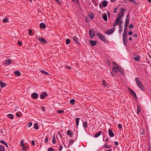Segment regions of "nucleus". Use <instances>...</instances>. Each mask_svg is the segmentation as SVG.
<instances>
[{
    "label": "nucleus",
    "instance_id": "1",
    "mask_svg": "<svg viewBox=\"0 0 151 151\" xmlns=\"http://www.w3.org/2000/svg\"><path fill=\"white\" fill-rule=\"evenodd\" d=\"M135 81L137 86L140 89L143 90V86L141 84L140 81L139 80L138 77H136L135 78Z\"/></svg>",
    "mask_w": 151,
    "mask_h": 151
},
{
    "label": "nucleus",
    "instance_id": "2",
    "mask_svg": "<svg viewBox=\"0 0 151 151\" xmlns=\"http://www.w3.org/2000/svg\"><path fill=\"white\" fill-rule=\"evenodd\" d=\"M96 35L98 36L99 38L101 40L104 42H105L106 41V39L104 35H103L102 34L100 33H97Z\"/></svg>",
    "mask_w": 151,
    "mask_h": 151
},
{
    "label": "nucleus",
    "instance_id": "3",
    "mask_svg": "<svg viewBox=\"0 0 151 151\" xmlns=\"http://www.w3.org/2000/svg\"><path fill=\"white\" fill-rule=\"evenodd\" d=\"M125 10L124 9L121 8V10L119 12V13L118 14V16L117 17H119V18L121 19L124 15V13L123 12V11H125Z\"/></svg>",
    "mask_w": 151,
    "mask_h": 151
},
{
    "label": "nucleus",
    "instance_id": "4",
    "mask_svg": "<svg viewBox=\"0 0 151 151\" xmlns=\"http://www.w3.org/2000/svg\"><path fill=\"white\" fill-rule=\"evenodd\" d=\"M115 28L113 27L111 29H108L106 32H105L106 34L107 35H111L114 32L115 30Z\"/></svg>",
    "mask_w": 151,
    "mask_h": 151
},
{
    "label": "nucleus",
    "instance_id": "5",
    "mask_svg": "<svg viewBox=\"0 0 151 151\" xmlns=\"http://www.w3.org/2000/svg\"><path fill=\"white\" fill-rule=\"evenodd\" d=\"M129 90L131 94L133 96H134V98L137 99V97L136 96V93H135V92L130 88H129Z\"/></svg>",
    "mask_w": 151,
    "mask_h": 151
},
{
    "label": "nucleus",
    "instance_id": "6",
    "mask_svg": "<svg viewBox=\"0 0 151 151\" xmlns=\"http://www.w3.org/2000/svg\"><path fill=\"white\" fill-rule=\"evenodd\" d=\"M31 96L34 99H36L38 98V95L37 93H34L32 94Z\"/></svg>",
    "mask_w": 151,
    "mask_h": 151
},
{
    "label": "nucleus",
    "instance_id": "7",
    "mask_svg": "<svg viewBox=\"0 0 151 151\" xmlns=\"http://www.w3.org/2000/svg\"><path fill=\"white\" fill-rule=\"evenodd\" d=\"M47 96V93L46 92H44L40 95V97L41 99H43L45 97H46Z\"/></svg>",
    "mask_w": 151,
    "mask_h": 151
},
{
    "label": "nucleus",
    "instance_id": "8",
    "mask_svg": "<svg viewBox=\"0 0 151 151\" xmlns=\"http://www.w3.org/2000/svg\"><path fill=\"white\" fill-rule=\"evenodd\" d=\"M121 19L119 18V17H117L116 20V21L113 25L114 26H116L118 25V24L119 25V22L120 21V20H121Z\"/></svg>",
    "mask_w": 151,
    "mask_h": 151
},
{
    "label": "nucleus",
    "instance_id": "9",
    "mask_svg": "<svg viewBox=\"0 0 151 151\" xmlns=\"http://www.w3.org/2000/svg\"><path fill=\"white\" fill-rule=\"evenodd\" d=\"M89 35L91 37H93L95 35L93 29H91L89 32Z\"/></svg>",
    "mask_w": 151,
    "mask_h": 151
},
{
    "label": "nucleus",
    "instance_id": "10",
    "mask_svg": "<svg viewBox=\"0 0 151 151\" xmlns=\"http://www.w3.org/2000/svg\"><path fill=\"white\" fill-rule=\"evenodd\" d=\"M116 68L117 69V70H118V71H119V73L122 75H124V71L121 69V68L119 67L118 66H116Z\"/></svg>",
    "mask_w": 151,
    "mask_h": 151
},
{
    "label": "nucleus",
    "instance_id": "11",
    "mask_svg": "<svg viewBox=\"0 0 151 151\" xmlns=\"http://www.w3.org/2000/svg\"><path fill=\"white\" fill-rule=\"evenodd\" d=\"M38 40L39 41H40L41 42H42L44 43H47V42L46 41V40H45V39H44L43 37H40Z\"/></svg>",
    "mask_w": 151,
    "mask_h": 151
},
{
    "label": "nucleus",
    "instance_id": "12",
    "mask_svg": "<svg viewBox=\"0 0 151 151\" xmlns=\"http://www.w3.org/2000/svg\"><path fill=\"white\" fill-rule=\"evenodd\" d=\"M73 39L74 42L76 44H79V41L78 40V39L75 36L73 37Z\"/></svg>",
    "mask_w": 151,
    "mask_h": 151
},
{
    "label": "nucleus",
    "instance_id": "13",
    "mask_svg": "<svg viewBox=\"0 0 151 151\" xmlns=\"http://www.w3.org/2000/svg\"><path fill=\"white\" fill-rule=\"evenodd\" d=\"M108 132L109 134L111 137H112L114 136V134L111 129H109Z\"/></svg>",
    "mask_w": 151,
    "mask_h": 151
},
{
    "label": "nucleus",
    "instance_id": "14",
    "mask_svg": "<svg viewBox=\"0 0 151 151\" xmlns=\"http://www.w3.org/2000/svg\"><path fill=\"white\" fill-rule=\"evenodd\" d=\"M103 19L105 21H107V15L106 13H103L102 14Z\"/></svg>",
    "mask_w": 151,
    "mask_h": 151
},
{
    "label": "nucleus",
    "instance_id": "15",
    "mask_svg": "<svg viewBox=\"0 0 151 151\" xmlns=\"http://www.w3.org/2000/svg\"><path fill=\"white\" fill-rule=\"evenodd\" d=\"M12 62V60L10 59L6 60L5 61V64L7 65H9Z\"/></svg>",
    "mask_w": 151,
    "mask_h": 151
},
{
    "label": "nucleus",
    "instance_id": "16",
    "mask_svg": "<svg viewBox=\"0 0 151 151\" xmlns=\"http://www.w3.org/2000/svg\"><path fill=\"white\" fill-rule=\"evenodd\" d=\"M7 116L11 119H14V116L13 114H9L7 115Z\"/></svg>",
    "mask_w": 151,
    "mask_h": 151
},
{
    "label": "nucleus",
    "instance_id": "17",
    "mask_svg": "<svg viewBox=\"0 0 151 151\" xmlns=\"http://www.w3.org/2000/svg\"><path fill=\"white\" fill-rule=\"evenodd\" d=\"M123 42L124 45H126L127 44V38H122Z\"/></svg>",
    "mask_w": 151,
    "mask_h": 151
},
{
    "label": "nucleus",
    "instance_id": "18",
    "mask_svg": "<svg viewBox=\"0 0 151 151\" xmlns=\"http://www.w3.org/2000/svg\"><path fill=\"white\" fill-rule=\"evenodd\" d=\"M90 42L91 45L92 46H94L97 44L95 41L90 40Z\"/></svg>",
    "mask_w": 151,
    "mask_h": 151
},
{
    "label": "nucleus",
    "instance_id": "19",
    "mask_svg": "<svg viewBox=\"0 0 151 151\" xmlns=\"http://www.w3.org/2000/svg\"><path fill=\"white\" fill-rule=\"evenodd\" d=\"M40 28H45L46 27V26L45 24L42 23L40 24Z\"/></svg>",
    "mask_w": 151,
    "mask_h": 151
},
{
    "label": "nucleus",
    "instance_id": "20",
    "mask_svg": "<svg viewBox=\"0 0 151 151\" xmlns=\"http://www.w3.org/2000/svg\"><path fill=\"white\" fill-rule=\"evenodd\" d=\"M14 74L15 75L18 76H20L21 73L20 72L18 71H15L14 72Z\"/></svg>",
    "mask_w": 151,
    "mask_h": 151
},
{
    "label": "nucleus",
    "instance_id": "21",
    "mask_svg": "<svg viewBox=\"0 0 151 151\" xmlns=\"http://www.w3.org/2000/svg\"><path fill=\"white\" fill-rule=\"evenodd\" d=\"M102 5L104 7L107 6V1H106L104 0L102 2Z\"/></svg>",
    "mask_w": 151,
    "mask_h": 151
},
{
    "label": "nucleus",
    "instance_id": "22",
    "mask_svg": "<svg viewBox=\"0 0 151 151\" xmlns=\"http://www.w3.org/2000/svg\"><path fill=\"white\" fill-rule=\"evenodd\" d=\"M0 85L1 88L5 87L6 86V84L0 81Z\"/></svg>",
    "mask_w": 151,
    "mask_h": 151
},
{
    "label": "nucleus",
    "instance_id": "23",
    "mask_svg": "<svg viewBox=\"0 0 151 151\" xmlns=\"http://www.w3.org/2000/svg\"><path fill=\"white\" fill-rule=\"evenodd\" d=\"M116 67H114L112 68V71L114 72L115 74H116L118 71L117 69L116 68Z\"/></svg>",
    "mask_w": 151,
    "mask_h": 151
},
{
    "label": "nucleus",
    "instance_id": "24",
    "mask_svg": "<svg viewBox=\"0 0 151 151\" xmlns=\"http://www.w3.org/2000/svg\"><path fill=\"white\" fill-rule=\"evenodd\" d=\"M127 32L124 31L122 35V38H127Z\"/></svg>",
    "mask_w": 151,
    "mask_h": 151
},
{
    "label": "nucleus",
    "instance_id": "25",
    "mask_svg": "<svg viewBox=\"0 0 151 151\" xmlns=\"http://www.w3.org/2000/svg\"><path fill=\"white\" fill-rule=\"evenodd\" d=\"M101 131L99 132L98 133H97L94 136V137L96 138L98 137L101 134Z\"/></svg>",
    "mask_w": 151,
    "mask_h": 151
},
{
    "label": "nucleus",
    "instance_id": "26",
    "mask_svg": "<svg viewBox=\"0 0 151 151\" xmlns=\"http://www.w3.org/2000/svg\"><path fill=\"white\" fill-rule=\"evenodd\" d=\"M80 118H76V124L77 127H78L79 124V120Z\"/></svg>",
    "mask_w": 151,
    "mask_h": 151
},
{
    "label": "nucleus",
    "instance_id": "27",
    "mask_svg": "<svg viewBox=\"0 0 151 151\" xmlns=\"http://www.w3.org/2000/svg\"><path fill=\"white\" fill-rule=\"evenodd\" d=\"M34 128L36 129H38L39 127L38 126V124L37 123H35L34 124Z\"/></svg>",
    "mask_w": 151,
    "mask_h": 151
},
{
    "label": "nucleus",
    "instance_id": "28",
    "mask_svg": "<svg viewBox=\"0 0 151 151\" xmlns=\"http://www.w3.org/2000/svg\"><path fill=\"white\" fill-rule=\"evenodd\" d=\"M129 19H126L124 25H127L128 26V24H129Z\"/></svg>",
    "mask_w": 151,
    "mask_h": 151
},
{
    "label": "nucleus",
    "instance_id": "29",
    "mask_svg": "<svg viewBox=\"0 0 151 151\" xmlns=\"http://www.w3.org/2000/svg\"><path fill=\"white\" fill-rule=\"evenodd\" d=\"M134 59L135 61H138L139 60V57L138 55H137L134 58Z\"/></svg>",
    "mask_w": 151,
    "mask_h": 151
},
{
    "label": "nucleus",
    "instance_id": "30",
    "mask_svg": "<svg viewBox=\"0 0 151 151\" xmlns=\"http://www.w3.org/2000/svg\"><path fill=\"white\" fill-rule=\"evenodd\" d=\"M0 151H4V148L3 146L0 145Z\"/></svg>",
    "mask_w": 151,
    "mask_h": 151
},
{
    "label": "nucleus",
    "instance_id": "31",
    "mask_svg": "<svg viewBox=\"0 0 151 151\" xmlns=\"http://www.w3.org/2000/svg\"><path fill=\"white\" fill-rule=\"evenodd\" d=\"M75 102V100L74 99H71L70 101V104H72V105H74V103Z\"/></svg>",
    "mask_w": 151,
    "mask_h": 151
},
{
    "label": "nucleus",
    "instance_id": "32",
    "mask_svg": "<svg viewBox=\"0 0 151 151\" xmlns=\"http://www.w3.org/2000/svg\"><path fill=\"white\" fill-rule=\"evenodd\" d=\"M119 33H121L122 32V25H119Z\"/></svg>",
    "mask_w": 151,
    "mask_h": 151
},
{
    "label": "nucleus",
    "instance_id": "33",
    "mask_svg": "<svg viewBox=\"0 0 151 151\" xmlns=\"http://www.w3.org/2000/svg\"><path fill=\"white\" fill-rule=\"evenodd\" d=\"M67 134L69 136H71L72 134L71 131L70 130H68L67 131Z\"/></svg>",
    "mask_w": 151,
    "mask_h": 151
},
{
    "label": "nucleus",
    "instance_id": "34",
    "mask_svg": "<svg viewBox=\"0 0 151 151\" xmlns=\"http://www.w3.org/2000/svg\"><path fill=\"white\" fill-rule=\"evenodd\" d=\"M141 110L139 108V106H137V114H139V112Z\"/></svg>",
    "mask_w": 151,
    "mask_h": 151
},
{
    "label": "nucleus",
    "instance_id": "35",
    "mask_svg": "<svg viewBox=\"0 0 151 151\" xmlns=\"http://www.w3.org/2000/svg\"><path fill=\"white\" fill-rule=\"evenodd\" d=\"M56 141L55 137V136H53V139H52V143L53 144H55L56 143Z\"/></svg>",
    "mask_w": 151,
    "mask_h": 151
},
{
    "label": "nucleus",
    "instance_id": "36",
    "mask_svg": "<svg viewBox=\"0 0 151 151\" xmlns=\"http://www.w3.org/2000/svg\"><path fill=\"white\" fill-rule=\"evenodd\" d=\"M102 84L104 86H106L107 85V84L105 80H103Z\"/></svg>",
    "mask_w": 151,
    "mask_h": 151
},
{
    "label": "nucleus",
    "instance_id": "37",
    "mask_svg": "<svg viewBox=\"0 0 151 151\" xmlns=\"http://www.w3.org/2000/svg\"><path fill=\"white\" fill-rule=\"evenodd\" d=\"M70 40L69 39H67L66 40V44L68 45L70 43Z\"/></svg>",
    "mask_w": 151,
    "mask_h": 151
},
{
    "label": "nucleus",
    "instance_id": "38",
    "mask_svg": "<svg viewBox=\"0 0 151 151\" xmlns=\"http://www.w3.org/2000/svg\"><path fill=\"white\" fill-rule=\"evenodd\" d=\"M40 71L41 72V71L40 70ZM41 72L42 73H43L44 74H45V75H49V74L48 73H47L46 71H45L44 70H42L41 71Z\"/></svg>",
    "mask_w": 151,
    "mask_h": 151
},
{
    "label": "nucleus",
    "instance_id": "39",
    "mask_svg": "<svg viewBox=\"0 0 151 151\" xmlns=\"http://www.w3.org/2000/svg\"><path fill=\"white\" fill-rule=\"evenodd\" d=\"M87 123L86 122H84V124L83 125V127L85 128H86L87 127Z\"/></svg>",
    "mask_w": 151,
    "mask_h": 151
},
{
    "label": "nucleus",
    "instance_id": "40",
    "mask_svg": "<svg viewBox=\"0 0 151 151\" xmlns=\"http://www.w3.org/2000/svg\"><path fill=\"white\" fill-rule=\"evenodd\" d=\"M131 2L135 4V5H137V3L134 0H132V1H131Z\"/></svg>",
    "mask_w": 151,
    "mask_h": 151
},
{
    "label": "nucleus",
    "instance_id": "41",
    "mask_svg": "<svg viewBox=\"0 0 151 151\" xmlns=\"http://www.w3.org/2000/svg\"><path fill=\"white\" fill-rule=\"evenodd\" d=\"M24 140H22L20 142V145L22 147H24Z\"/></svg>",
    "mask_w": 151,
    "mask_h": 151
},
{
    "label": "nucleus",
    "instance_id": "42",
    "mask_svg": "<svg viewBox=\"0 0 151 151\" xmlns=\"http://www.w3.org/2000/svg\"><path fill=\"white\" fill-rule=\"evenodd\" d=\"M73 142H74V141L73 139L70 140L69 142V145H72L73 144Z\"/></svg>",
    "mask_w": 151,
    "mask_h": 151
},
{
    "label": "nucleus",
    "instance_id": "43",
    "mask_svg": "<svg viewBox=\"0 0 151 151\" xmlns=\"http://www.w3.org/2000/svg\"><path fill=\"white\" fill-rule=\"evenodd\" d=\"M64 112V111L63 110H58L57 111L58 113L59 114L63 113Z\"/></svg>",
    "mask_w": 151,
    "mask_h": 151
},
{
    "label": "nucleus",
    "instance_id": "44",
    "mask_svg": "<svg viewBox=\"0 0 151 151\" xmlns=\"http://www.w3.org/2000/svg\"><path fill=\"white\" fill-rule=\"evenodd\" d=\"M128 25H124V31L127 32L126 31L127 29Z\"/></svg>",
    "mask_w": 151,
    "mask_h": 151
},
{
    "label": "nucleus",
    "instance_id": "45",
    "mask_svg": "<svg viewBox=\"0 0 151 151\" xmlns=\"http://www.w3.org/2000/svg\"><path fill=\"white\" fill-rule=\"evenodd\" d=\"M104 147L107 148H110L111 147V146H110V145H104Z\"/></svg>",
    "mask_w": 151,
    "mask_h": 151
},
{
    "label": "nucleus",
    "instance_id": "46",
    "mask_svg": "<svg viewBox=\"0 0 151 151\" xmlns=\"http://www.w3.org/2000/svg\"><path fill=\"white\" fill-rule=\"evenodd\" d=\"M0 143H2L3 144L5 145L6 144V143L3 140H1L0 141Z\"/></svg>",
    "mask_w": 151,
    "mask_h": 151
},
{
    "label": "nucleus",
    "instance_id": "47",
    "mask_svg": "<svg viewBox=\"0 0 151 151\" xmlns=\"http://www.w3.org/2000/svg\"><path fill=\"white\" fill-rule=\"evenodd\" d=\"M90 17L91 19H93L94 17V14L93 13H91L90 14Z\"/></svg>",
    "mask_w": 151,
    "mask_h": 151
},
{
    "label": "nucleus",
    "instance_id": "48",
    "mask_svg": "<svg viewBox=\"0 0 151 151\" xmlns=\"http://www.w3.org/2000/svg\"><path fill=\"white\" fill-rule=\"evenodd\" d=\"M32 122H29L28 123V127H30L32 125Z\"/></svg>",
    "mask_w": 151,
    "mask_h": 151
},
{
    "label": "nucleus",
    "instance_id": "49",
    "mask_svg": "<svg viewBox=\"0 0 151 151\" xmlns=\"http://www.w3.org/2000/svg\"><path fill=\"white\" fill-rule=\"evenodd\" d=\"M63 148V146L62 145H60L59 146V151H61Z\"/></svg>",
    "mask_w": 151,
    "mask_h": 151
},
{
    "label": "nucleus",
    "instance_id": "50",
    "mask_svg": "<svg viewBox=\"0 0 151 151\" xmlns=\"http://www.w3.org/2000/svg\"><path fill=\"white\" fill-rule=\"evenodd\" d=\"M134 27V26L133 24H130L129 27V29H132Z\"/></svg>",
    "mask_w": 151,
    "mask_h": 151
},
{
    "label": "nucleus",
    "instance_id": "51",
    "mask_svg": "<svg viewBox=\"0 0 151 151\" xmlns=\"http://www.w3.org/2000/svg\"><path fill=\"white\" fill-rule=\"evenodd\" d=\"M8 21V19L7 18H6L4 19L3 20V22H6Z\"/></svg>",
    "mask_w": 151,
    "mask_h": 151
},
{
    "label": "nucleus",
    "instance_id": "52",
    "mask_svg": "<svg viewBox=\"0 0 151 151\" xmlns=\"http://www.w3.org/2000/svg\"><path fill=\"white\" fill-rule=\"evenodd\" d=\"M47 151H54L53 149L51 147H50L48 149Z\"/></svg>",
    "mask_w": 151,
    "mask_h": 151
},
{
    "label": "nucleus",
    "instance_id": "53",
    "mask_svg": "<svg viewBox=\"0 0 151 151\" xmlns=\"http://www.w3.org/2000/svg\"><path fill=\"white\" fill-rule=\"evenodd\" d=\"M18 44L19 45L21 46H22V43L21 42L19 41L18 42Z\"/></svg>",
    "mask_w": 151,
    "mask_h": 151
},
{
    "label": "nucleus",
    "instance_id": "54",
    "mask_svg": "<svg viewBox=\"0 0 151 151\" xmlns=\"http://www.w3.org/2000/svg\"><path fill=\"white\" fill-rule=\"evenodd\" d=\"M118 127L119 129H121L122 127V126L121 124H119L118 125Z\"/></svg>",
    "mask_w": 151,
    "mask_h": 151
},
{
    "label": "nucleus",
    "instance_id": "55",
    "mask_svg": "<svg viewBox=\"0 0 151 151\" xmlns=\"http://www.w3.org/2000/svg\"><path fill=\"white\" fill-rule=\"evenodd\" d=\"M32 31L31 30H29L28 32V34L29 35H30L32 33Z\"/></svg>",
    "mask_w": 151,
    "mask_h": 151
},
{
    "label": "nucleus",
    "instance_id": "56",
    "mask_svg": "<svg viewBox=\"0 0 151 151\" xmlns=\"http://www.w3.org/2000/svg\"><path fill=\"white\" fill-rule=\"evenodd\" d=\"M31 143H32V145H33L34 146L35 145V142L34 140H32L31 141Z\"/></svg>",
    "mask_w": 151,
    "mask_h": 151
},
{
    "label": "nucleus",
    "instance_id": "57",
    "mask_svg": "<svg viewBox=\"0 0 151 151\" xmlns=\"http://www.w3.org/2000/svg\"><path fill=\"white\" fill-rule=\"evenodd\" d=\"M85 21L86 22H88L89 21V19L88 18H86L85 19Z\"/></svg>",
    "mask_w": 151,
    "mask_h": 151
},
{
    "label": "nucleus",
    "instance_id": "58",
    "mask_svg": "<svg viewBox=\"0 0 151 151\" xmlns=\"http://www.w3.org/2000/svg\"><path fill=\"white\" fill-rule=\"evenodd\" d=\"M65 68L69 70H70L71 69V67L69 66H66L65 67Z\"/></svg>",
    "mask_w": 151,
    "mask_h": 151
},
{
    "label": "nucleus",
    "instance_id": "59",
    "mask_svg": "<svg viewBox=\"0 0 151 151\" xmlns=\"http://www.w3.org/2000/svg\"><path fill=\"white\" fill-rule=\"evenodd\" d=\"M122 20H120L119 25H122Z\"/></svg>",
    "mask_w": 151,
    "mask_h": 151
},
{
    "label": "nucleus",
    "instance_id": "60",
    "mask_svg": "<svg viewBox=\"0 0 151 151\" xmlns=\"http://www.w3.org/2000/svg\"><path fill=\"white\" fill-rule=\"evenodd\" d=\"M48 141V139L47 137H46L45 139V142H47Z\"/></svg>",
    "mask_w": 151,
    "mask_h": 151
},
{
    "label": "nucleus",
    "instance_id": "61",
    "mask_svg": "<svg viewBox=\"0 0 151 151\" xmlns=\"http://www.w3.org/2000/svg\"><path fill=\"white\" fill-rule=\"evenodd\" d=\"M16 116L18 117H20L21 116L18 113H16Z\"/></svg>",
    "mask_w": 151,
    "mask_h": 151
},
{
    "label": "nucleus",
    "instance_id": "62",
    "mask_svg": "<svg viewBox=\"0 0 151 151\" xmlns=\"http://www.w3.org/2000/svg\"><path fill=\"white\" fill-rule=\"evenodd\" d=\"M128 34H129V35H132V31L129 32Z\"/></svg>",
    "mask_w": 151,
    "mask_h": 151
},
{
    "label": "nucleus",
    "instance_id": "63",
    "mask_svg": "<svg viewBox=\"0 0 151 151\" xmlns=\"http://www.w3.org/2000/svg\"><path fill=\"white\" fill-rule=\"evenodd\" d=\"M41 109H42V110L43 111H45V108H44V107L42 106L41 107Z\"/></svg>",
    "mask_w": 151,
    "mask_h": 151
},
{
    "label": "nucleus",
    "instance_id": "64",
    "mask_svg": "<svg viewBox=\"0 0 151 151\" xmlns=\"http://www.w3.org/2000/svg\"><path fill=\"white\" fill-rule=\"evenodd\" d=\"M27 147L25 146H24V147H22V150H25L27 148Z\"/></svg>",
    "mask_w": 151,
    "mask_h": 151
}]
</instances>
